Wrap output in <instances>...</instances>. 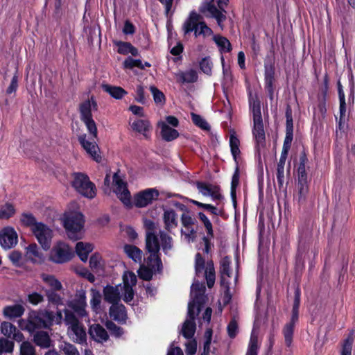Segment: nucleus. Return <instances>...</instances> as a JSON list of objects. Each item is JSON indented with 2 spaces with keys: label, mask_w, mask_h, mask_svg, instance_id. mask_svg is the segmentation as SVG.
I'll list each match as a JSON object with an SVG mask.
<instances>
[{
  "label": "nucleus",
  "mask_w": 355,
  "mask_h": 355,
  "mask_svg": "<svg viewBox=\"0 0 355 355\" xmlns=\"http://www.w3.org/2000/svg\"><path fill=\"white\" fill-rule=\"evenodd\" d=\"M55 315L52 311H32L28 313L26 320H21V325L30 333L37 329L49 328L53 322Z\"/></svg>",
  "instance_id": "f257e3e1"
},
{
  "label": "nucleus",
  "mask_w": 355,
  "mask_h": 355,
  "mask_svg": "<svg viewBox=\"0 0 355 355\" xmlns=\"http://www.w3.org/2000/svg\"><path fill=\"white\" fill-rule=\"evenodd\" d=\"M144 225L147 229L146 233V249L150 253L148 259L150 261H155L157 270H160L162 268V262L159 253V241L155 232V223L151 220H146Z\"/></svg>",
  "instance_id": "f03ea898"
},
{
  "label": "nucleus",
  "mask_w": 355,
  "mask_h": 355,
  "mask_svg": "<svg viewBox=\"0 0 355 355\" xmlns=\"http://www.w3.org/2000/svg\"><path fill=\"white\" fill-rule=\"evenodd\" d=\"M64 313V322L67 326L69 337L76 343H86L87 333L84 325L78 320L75 313L71 311L65 309Z\"/></svg>",
  "instance_id": "7ed1b4c3"
},
{
  "label": "nucleus",
  "mask_w": 355,
  "mask_h": 355,
  "mask_svg": "<svg viewBox=\"0 0 355 355\" xmlns=\"http://www.w3.org/2000/svg\"><path fill=\"white\" fill-rule=\"evenodd\" d=\"M202 17L195 11L190 12L189 17L185 20L182 26V31L186 35L194 32L195 37H206L212 35L213 31L202 21Z\"/></svg>",
  "instance_id": "20e7f679"
},
{
  "label": "nucleus",
  "mask_w": 355,
  "mask_h": 355,
  "mask_svg": "<svg viewBox=\"0 0 355 355\" xmlns=\"http://www.w3.org/2000/svg\"><path fill=\"white\" fill-rule=\"evenodd\" d=\"M84 216L80 212L72 213L67 216L64 221L68 237L77 241L82 238L84 227Z\"/></svg>",
  "instance_id": "39448f33"
},
{
  "label": "nucleus",
  "mask_w": 355,
  "mask_h": 355,
  "mask_svg": "<svg viewBox=\"0 0 355 355\" xmlns=\"http://www.w3.org/2000/svg\"><path fill=\"white\" fill-rule=\"evenodd\" d=\"M72 181L73 187L82 196L92 199L96 196V186L89 177L82 173H74Z\"/></svg>",
  "instance_id": "423d86ee"
},
{
  "label": "nucleus",
  "mask_w": 355,
  "mask_h": 355,
  "mask_svg": "<svg viewBox=\"0 0 355 355\" xmlns=\"http://www.w3.org/2000/svg\"><path fill=\"white\" fill-rule=\"evenodd\" d=\"M195 272L196 275H200L205 270V277L208 288L214 286L216 279V272L213 261H208L205 266V260L201 254L198 252L195 256Z\"/></svg>",
  "instance_id": "0eeeda50"
},
{
  "label": "nucleus",
  "mask_w": 355,
  "mask_h": 355,
  "mask_svg": "<svg viewBox=\"0 0 355 355\" xmlns=\"http://www.w3.org/2000/svg\"><path fill=\"white\" fill-rule=\"evenodd\" d=\"M229 0H217L218 8L214 4L213 1L205 3L200 8V12L207 17L215 18L218 24L221 26V24L226 19L225 8L227 6Z\"/></svg>",
  "instance_id": "6e6552de"
},
{
  "label": "nucleus",
  "mask_w": 355,
  "mask_h": 355,
  "mask_svg": "<svg viewBox=\"0 0 355 355\" xmlns=\"http://www.w3.org/2000/svg\"><path fill=\"white\" fill-rule=\"evenodd\" d=\"M253 113V135L258 146H263L265 143V132L259 102L254 101L252 105Z\"/></svg>",
  "instance_id": "1a4fd4ad"
},
{
  "label": "nucleus",
  "mask_w": 355,
  "mask_h": 355,
  "mask_svg": "<svg viewBox=\"0 0 355 355\" xmlns=\"http://www.w3.org/2000/svg\"><path fill=\"white\" fill-rule=\"evenodd\" d=\"M73 251L64 243L59 242L53 247L51 252V260L56 263H63L71 259Z\"/></svg>",
  "instance_id": "9d476101"
},
{
  "label": "nucleus",
  "mask_w": 355,
  "mask_h": 355,
  "mask_svg": "<svg viewBox=\"0 0 355 355\" xmlns=\"http://www.w3.org/2000/svg\"><path fill=\"white\" fill-rule=\"evenodd\" d=\"M33 233L44 250H48L51 245L52 230L45 224L39 223L33 228Z\"/></svg>",
  "instance_id": "9b49d317"
},
{
  "label": "nucleus",
  "mask_w": 355,
  "mask_h": 355,
  "mask_svg": "<svg viewBox=\"0 0 355 355\" xmlns=\"http://www.w3.org/2000/svg\"><path fill=\"white\" fill-rule=\"evenodd\" d=\"M205 287L202 284L196 282L191 287V298L189 303L193 304V309L197 310L199 314L202 306L205 303L206 296L205 295Z\"/></svg>",
  "instance_id": "f8f14e48"
},
{
  "label": "nucleus",
  "mask_w": 355,
  "mask_h": 355,
  "mask_svg": "<svg viewBox=\"0 0 355 355\" xmlns=\"http://www.w3.org/2000/svg\"><path fill=\"white\" fill-rule=\"evenodd\" d=\"M113 182L115 186L114 192L118 198L124 205L131 207L130 193L127 189L126 183L120 178L117 173L114 174Z\"/></svg>",
  "instance_id": "ddd939ff"
},
{
  "label": "nucleus",
  "mask_w": 355,
  "mask_h": 355,
  "mask_svg": "<svg viewBox=\"0 0 355 355\" xmlns=\"http://www.w3.org/2000/svg\"><path fill=\"white\" fill-rule=\"evenodd\" d=\"M159 194L158 190L154 188L140 191L135 196V205L137 207H145L151 204L153 200H156Z\"/></svg>",
  "instance_id": "4468645a"
},
{
  "label": "nucleus",
  "mask_w": 355,
  "mask_h": 355,
  "mask_svg": "<svg viewBox=\"0 0 355 355\" xmlns=\"http://www.w3.org/2000/svg\"><path fill=\"white\" fill-rule=\"evenodd\" d=\"M198 315L197 314V310L193 309V304L191 303L188 304V317L182 326V333L184 337L186 338H191L195 334L196 331V323L195 318L196 316Z\"/></svg>",
  "instance_id": "2eb2a0df"
},
{
  "label": "nucleus",
  "mask_w": 355,
  "mask_h": 355,
  "mask_svg": "<svg viewBox=\"0 0 355 355\" xmlns=\"http://www.w3.org/2000/svg\"><path fill=\"white\" fill-rule=\"evenodd\" d=\"M17 241V234L12 227H7L0 232V244L3 248L8 250L13 248Z\"/></svg>",
  "instance_id": "dca6fc26"
},
{
  "label": "nucleus",
  "mask_w": 355,
  "mask_h": 355,
  "mask_svg": "<svg viewBox=\"0 0 355 355\" xmlns=\"http://www.w3.org/2000/svg\"><path fill=\"white\" fill-rule=\"evenodd\" d=\"M196 184L199 192L204 196H210L213 200H220L223 198L218 186L202 182H196Z\"/></svg>",
  "instance_id": "f3484780"
},
{
  "label": "nucleus",
  "mask_w": 355,
  "mask_h": 355,
  "mask_svg": "<svg viewBox=\"0 0 355 355\" xmlns=\"http://www.w3.org/2000/svg\"><path fill=\"white\" fill-rule=\"evenodd\" d=\"M78 141L84 150L96 162H101V157L98 154L99 148L94 139L93 141H89L87 139L86 135H82L78 137Z\"/></svg>",
  "instance_id": "a211bd4d"
},
{
  "label": "nucleus",
  "mask_w": 355,
  "mask_h": 355,
  "mask_svg": "<svg viewBox=\"0 0 355 355\" xmlns=\"http://www.w3.org/2000/svg\"><path fill=\"white\" fill-rule=\"evenodd\" d=\"M87 299H86V291L81 288L76 291L75 298L72 302L73 309L80 316L85 317L87 315L86 311Z\"/></svg>",
  "instance_id": "6ab92c4d"
},
{
  "label": "nucleus",
  "mask_w": 355,
  "mask_h": 355,
  "mask_svg": "<svg viewBox=\"0 0 355 355\" xmlns=\"http://www.w3.org/2000/svg\"><path fill=\"white\" fill-rule=\"evenodd\" d=\"M109 315L112 320L121 324H125L128 319L125 306L119 303L111 305L109 309Z\"/></svg>",
  "instance_id": "aec40b11"
},
{
  "label": "nucleus",
  "mask_w": 355,
  "mask_h": 355,
  "mask_svg": "<svg viewBox=\"0 0 355 355\" xmlns=\"http://www.w3.org/2000/svg\"><path fill=\"white\" fill-rule=\"evenodd\" d=\"M92 339L97 343L106 342L109 339V335L105 328L99 324H92L88 331Z\"/></svg>",
  "instance_id": "412c9836"
},
{
  "label": "nucleus",
  "mask_w": 355,
  "mask_h": 355,
  "mask_svg": "<svg viewBox=\"0 0 355 355\" xmlns=\"http://www.w3.org/2000/svg\"><path fill=\"white\" fill-rule=\"evenodd\" d=\"M104 300L110 304H116L121 300V293L119 286L107 285L104 287L103 291Z\"/></svg>",
  "instance_id": "4be33fe9"
},
{
  "label": "nucleus",
  "mask_w": 355,
  "mask_h": 355,
  "mask_svg": "<svg viewBox=\"0 0 355 355\" xmlns=\"http://www.w3.org/2000/svg\"><path fill=\"white\" fill-rule=\"evenodd\" d=\"M163 220L164 228L168 232H171L172 230L177 227L178 225V216L175 211L172 209H164Z\"/></svg>",
  "instance_id": "5701e85b"
},
{
  "label": "nucleus",
  "mask_w": 355,
  "mask_h": 355,
  "mask_svg": "<svg viewBox=\"0 0 355 355\" xmlns=\"http://www.w3.org/2000/svg\"><path fill=\"white\" fill-rule=\"evenodd\" d=\"M92 109L94 110L98 109L97 103L93 96L91 97L90 100L85 101L80 104L79 110L81 120L92 117Z\"/></svg>",
  "instance_id": "b1692460"
},
{
  "label": "nucleus",
  "mask_w": 355,
  "mask_h": 355,
  "mask_svg": "<svg viewBox=\"0 0 355 355\" xmlns=\"http://www.w3.org/2000/svg\"><path fill=\"white\" fill-rule=\"evenodd\" d=\"M148 263L150 268L146 267L144 266H141L138 270L139 277L146 281H149L153 277V271L155 272H161L162 269L160 270H157V266L155 261L153 260L150 261L148 259ZM163 268V267L162 268Z\"/></svg>",
  "instance_id": "393cba45"
},
{
  "label": "nucleus",
  "mask_w": 355,
  "mask_h": 355,
  "mask_svg": "<svg viewBox=\"0 0 355 355\" xmlns=\"http://www.w3.org/2000/svg\"><path fill=\"white\" fill-rule=\"evenodd\" d=\"M33 342L42 349L49 348L52 344L49 333L44 331H36L33 335Z\"/></svg>",
  "instance_id": "a878e982"
},
{
  "label": "nucleus",
  "mask_w": 355,
  "mask_h": 355,
  "mask_svg": "<svg viewBox=\"0 0 355 355\" xmlns=\"http://www.w3.org/2000/svg\"><path fill=\"white\" fill-rule=\"evenodd\" d=\"M102 88L104 92L117 100L122 99L128 94L124 89L119 86L103 84L102 85Z\"/></svg>",
  "instance_id": "bb28decb"
},
{
  "label": "nucleus",
  "mask_w": 355,
  "mask_h": 355,
  "mask_svg": "<svg viewBox=\"0 0 355 355\" xmlns=\"http://www.w3.org/2000/svg\"><path fill=\"white\" fill-rule=\"evenodd\" d=\"M159 125L161 128V135L164 140L171 141L178 137L179 132L178 130L171 128L165 122L159 123Z\"/></svg>",
  "instance_id": "cd10ccee"
},
{
  "label": "nucleus",
  "mask_w": 355,
  "mask_h": 355,
  "mask_svg": "<svg viewBox=\"0 0 355 355\" xmlns=\"http://www.w3.org/2000/svg\"><path fill=\"white\" fill-rule=\"evenodd\" d=\"M114 44L118 46L117 52L120 54L127 55L130 53L133 56H137L139 55L137 49L132 46L130 42L114 41Z\"/></svg>",
  "instance_id": "c85d7f7f"
},
{
  "label": "nucleus",
  "mask_w": 355,
  "mask_h": 355,
  "mask_svg": "<svg viewBox=\"0 0 355 355\" xmlns=\"http://www.w3.org/2000/svg\"><path fill=\"white\" fill-rule=\"evenodd\" d=\"M24 308L22 305L15 304L12 306H6L3 310L5 317L10 319L21 317L24 313Z\"/></svg>",
  "instance_id": "c756f323"
},
{
  "label": "nucleus",
  "mask_w": 355,
  "mask_h": 355,
  "mask_svg": "<svg viewBox=\"0 0 355 355\" xmlns=\"http://www.w3.org/2000/svg\"><path fill=\"white\" fill-rule=\"evenodd\" d=\"M93 250V245L89 243L78 242L76 245V252L80 260L86 262L88 254Z\"/></svg>",
  "instance_id": "7c9ffc66"
},
{
  "label": "nucleus",
  "mask_w": 355,
  "mask_h": 355,
  "mask_svg": "<svg viewBox=\"0 0 355 355\" xmlns=\"http://www.w3.org/2000/svg\"><path fill=\"white\" fill-rule=\"evenodd\" d=\"M26 256L33 263L41 262L43 260V254L36 243H31L26 248Z\"/></svg>",
  "instance_id": "2f4dec72"
},
{
  "label": "nucleus",
  "mask_w": 355,
  "mask_h": 355,
  "mask_svg": "<svg viewBox=\"0 0 355 355\" xmlns=\"http://www.w3.org/2000/svg\"><path fill=\"white\" fill-rule=\"evenodd\" d=\"M176 77L178 81L182 83H193L198 80V74L196 71L193 69L185 72L180 71L176 73Z\"/></svg>",
  "instance_id": "473e14b6"
},
{
  "label": "nucleus",
  "mask_w": 355,
  "mask_h": 355,
  "mask_svg": "<svg viewBox=\"0 0 355 355\" xmlns=\"http://www.w3.org/2000/svg\"><path fill=\"white\" fill-rule=\"evenodd\" d=\"M132 128L142 134L146 138H148L147 132L151 128L150 123L148 120L138 119L134 121L132 125Z\"/></svg>",
  "instance_id": "72a5a7b5"
},
{
  "label": "nucleus",
  "mask_w": 355,
  "mask_h": 355,
  "mask_svg": "<svg viewBox=\"0 0 355 355\" xmlns=\"http://www.w3.org/2000/svg\"><path fill=\"white\" fill-rule=\"evenodd\" d=\"M297 201L299 203H304L306 201L309 193V185L307 180H297Z\"/></svg>",
  "instance_id": "f704fd0d"
},
{
  "label": "nucleus",
  "mask_w": 355,
  "mask_h": 355,
  "mask_svg": "<svg viewBox=\"0 0 355 355\" xmlns=\"http://www.w3.org/2000/svg\"><path fill=\"white\" fill-rule=\"evenodd\" d=\"M124 251L128 257L135 262L141 261L143 252L137 246L132 245H125L124 246Z\"/></svg>",
  "instance_id": "c9c22d12"
},
{
  "label": "nucleus",
  "mask_w": 355,
  "mask_h": 355,
  "mask_svg": "<svg viewBox=\"0 0 355 355\" xmlns=\"http://www.w3.org/2000/svg\"><path fill=\"white\" fill-rule=\"evenodd\" d=\"M159 236L161 241L160 248L162 247L163 252L167 254L168 251L173 248V239L164 230L159 232Z\"/></svg>",
  "instance_id": "e433bc0d"
},
{
  "label": "nucleus",
  "mask_w": 355,
  "mask_h": 355,
  "mask_svg": "<svg viewBox=\"0 0 355 355\" xmlns=\"http://www.w3.org/2000/svg\"><path fill=\"white\" fill-rule=\"evenodd\" d=\"M274 71L272 69H266L265 72V88L270 100H272L274 97Z\"/></svg>",
  "instance_id": "4c0bfd02"
},
{
  "label": "nucleus",
  "mask_w": 355,
  "mask_h": 355,
  "mask_svg": "<svg viewBox=\"0 0 355 355\" xmlns=\"http://www.w3.org/2000/svg\"><path fill=\"white\" fill-rule=\"evenodd\" d=\"M41 278L44 282L51 287V291H60L62 289L61 282L55 276L43 273L41 275Z\"/></svg>",
  "instance_id": "58836bf2"
},
{
  "label": "nucleus",
  "mask_w": 355,
  "mask_h": 355,
  "mask_svg": "<svg viewBox=\"0 0 355 355\" xmlns=\"http://www.w3.org/2000/svg\"><path fill=\"white\" fill-rule=\"evenodd\" d=\"M297 322L293 321L290 320V321L285 324L283 329V334L285 339L286 345L289 347L293 340V336L294 332V327Z\"/></svg>",
  "instance_id": "ea45409f"
},
{
  "label": "nucleus",
  "mask_w": 355,
  "mask_h": 355,
  "mask_svg": "<svg viewBox=\"0 0 355 355\" xmlns=\"http://www.w3.org/2000/svg\"><path fill=\"white\" fill-rule=\"evenodd\" d=\"M230 263L231 261L229 257L226 256L222 259L220 263V272L221 275L220 283L222 285L225 284V277L226 275L227 277H230Z\"/></svg>",
  "instance_id": "a19ab883"
},
{
  "label": "nucleus",
  "mask_w": 355,
  "mask_h": 355,
  "mask_svg": "<svg viewBox=\"0 0 355 355\" xmlns=\"http://www.w3.org/2000/svg\"><path fill=\"white\" fill-rule=\"evenodd\" d=\"M91 300H90V305L92 310L98 313L101 310V299L102 296L99 291L92 288L91 291Z\"/></svg>",
  "instance_id": "79ce46f5"
},
{
  "label": "nucleus",
  "mask_w": 355,
  "mask_h": 355,
  "mask_svg": "<svg viewBox=\"0 0 355 355\" xmlns=\"http://www.w3.org/2000/svg\"><path fill=\"white\" fill-rule=\"evenodd\" d=\"M214 40L221 52H230L232 50V45L226 37L216 35L214 37Z\"/></svg>",
  "instance_id": "37998d69"
},
{
  "label": "nucleus",
  "mask_w": 355,
  "mask_h": 355,
  "mask_svg": "<svg viewBox=\"0 0 355 355\" xmlns=\"http://www.w3.org/2000/svg\"><path fill=\"white\" fill-rule=\"evenodd\" d=\"M60 351L64 355H80L77 347L69 343L64 341L59 345Z\"/></svg>",
  "instance_id": "c03bdc74"
},
{
  "label": "nucleus",
  "mask_w": 355,
  "mask_h": 355,
  "mask_svg": "<svg viewBox=\"0 0 355 355\" xmlns=\"http://www.w3.org/2000/svg\"><path fill=\"white\" fill-rule=\"evenodd\" d=\"M191 116L193 123L196 126L204 130L209 131L210 130V125L202 116L193 112L191 113Z\"/></svg>",
  "instance_id": "a18cd8bd"
},
{
  "label": "nucleus",
  "mask_w": 355,
  "mask_h": 355,
  "mask_svg": "<svg viewBox=\"0 0 355 355\" xmlns=\"http://www.w3.org/2000/svg\"><path fill=\"white\" fill-rule=\"evenodd\" d=\"M15 213V209L10 203H6L0 208V219H8Z\"/></svg>",
  "instance_id": "49530a36"
},
{
  "label": "nucleus",
  "mask_w": 355,
  "mask_h": 355,
  "mask_svg": "<svg viewBox=\"0 0 355 355\" xmlns=\"http://www.w3.org/2000/svg\"><path fill=\"white\" fill-rule=\"evenodd\" d=\"M20 220L24 225L26 227H30L32 231L33 228L35 227L37 224L39 223L38 222H37L36 218L32 214H22Z\"/></svg>",
  "instance_id": "de8ad7c7"
},
{
  "label": "nucleus",
  "mask_w": 355,
  "mask_h": 355,
  "mask_svg": "<svg viewBox=\"0 0 355 355\" xmlns=\"http://www.w3.org/2000/svg\"><path fill=\"white\" fill-rule=\"evenodd\" d=\"M239 144V139L236 136L232 135L230 138V146L232 155L235 161H236L237 156L240 154Z\"/></svg>",
  "instance_id": "09e8293b"
},
{
  "label": "nucleus",
  "mask_w": 355,
  "mask_h": 355,
  "mask_svg": "<svg viewBox=\"0 0 355 355\" xmlns=\"http://www.w3.org/2000/svg\"><path fill=\"white\" fill-rule=\"evenodd\" d=\"M239 167L237 166L235 169V171L232 175V182H231V197L234 201V202H236V189L239 185Z\"/></svg>",
  "instance_id": "8fccbe9b"
},
{
  "label": "nucleus",
  "mask_w": 355,
  "mask_h": 355,
  "mask_svg": "<svg viewBox=\"0 0 355 355\" xmlns=\"http://www.w3.org/2000/svg\"><path fill=\"white\" fill-rule=\"evenodd\" d=\"M16 330V327L9 322H3L1 324V332L8 338H11Z\"/></svg>",
  "instance_id": "3c124183"
},
{
  "label": "nucleus",
  "mask_w": 355,
  "mask_h": 355,
  "mask_svg": "<svg viewBox=\"0 0 355 355\" xmlns=\"http://www.w3.org/2000/svg\"><path fill=\"white\" fill-rule=\"evenodd\" d=\"M123 67L125 69H132L134 67H138L141 69H144L142 62L140 60L133 59L131 57H128L123 62Z\"/></svg>",
  "instance_id": "603ef678"
},
{
  "label": "nucleus",
  "mask_w": 355,
  "mask_h": 355,
  "mask_svg": "<svg viewBox=\"0 0 355 355\" xmlns=\"http://www.w3.org/2000/svg\"><path fill=\"white\" fill-rule=\"evenodd\" d=\"M20 355H35L34 346L29 341H23L20 345Z\"/></svg>",
  "instance_id": "864d4df0"
},
{
  "label": "nucleus",
  "mask_w": 355,
  "mask_h": 355,
  "mask_svg": "<svg viewBox=\"0 0 355 355\" xmlns=\"http://www.w3.org/2000/svg\"><path fill=\"white\" fill-rule=\"evenodd\" d=\"M150 90L153 94V100L156 104L164 105L165 103V96L162 92L155 86H150Z\"/></svg>",
  "instance_id": "5fc2aeb1"
},
{
  "label": "nucleus",
  "mask_w": 355,
  "mask_h": 355,
  "mask_svg": "<svg viewBox=\"0 0 355 355\" xmlns=\"http://www.w3.org/2000/svg\"><path fill=\"white\" fill-rule=\"evenodd\" d=\"M14 343L7 338H0V354L2 353H10L13 351Z\"/></svg>",
  "instance_id": "6e6d98bb"
},
{
  "label": "nucleus",
  "mask_w": 355,
  "mask_h": 355,
  "mask_svg": "<svg viewBox=\"0 0 355 355\" xmlns=\"http://www.w3.org/2000/svg\"><path fill=\"white\" fill-rule=\"evenodd\" d=\"M105 327L110 331V333L116 337H120L123 334V329L117 326L114 322L111 320H107L105 322Z\"/></svg>",
  "instance_id": "4d7b16f0"
},
{
  "label": "nucleus",
  "mask_w": 355,
  "mask_h": 355,
  "mask_svg": "<svg viewBox=\"0 0 355 355\" xmlns=\"http://www.w3.org/2000/svg\"><path fill=\"white\" fill-rule=\"evenodd\" d=\"M124 286L133 287L137 284V276L132 272H125L123 276Z\"/></svg>",
  "instance_id": "13d9d810"
},
{
  "label": "nucleus",
  "mask_w": 355,
  "mask_h": 355,
  "mask_svg": "<svg viewBox=\"0 0 355 355\" xmlns=\"http://www.w3.org/2000/svg\"><path fill=\"white\" fill-rule=\"evenodd\" d=\"M353 332L344 340L341 355H352V349L353 344Z\"/></svg>",
  "instance_id": "bf43d9fd"
},
{
  "label": "nucleus",
  "mask_w": 355,
  "mask_h": 355,
  "mask_svg": "<svg viewBox=\"0 0 355 355\" xmlns=\"http://www.w3.org/2000/svg\"><path fill=\"white\" fill-rule=\"evenodd\" d=\"M196 222V218L189 214V211L184 212L181 216V223L184 228L193 227Z\"/></svg>",
  "instance_id": "052dcab7"
},
{
  "label": "nucleus",
  "mask_w": 355,
  "mask_h": 355,
  "mask_svg": "<svg viewBox=\"0 0 355 355\" xmlns=\"http://www.w3.org/2000/svg\"><path fill=\"white\" fill-rule=\"evenodd\" d=\"M191 202L192 204L196 205L199 208H202V209H204L208 211L211 214H214V215H216V216L218 215V209L216 208V207H215V206H214L212 205L202 203V202H198V201L195 200H191Z\"/></svg>",
  "instance_id": "680f3d73"
},
{
  "label": "nucleus",
  "mask_w": 355,
  "mask_h": 355,
  "mask_svg": "<svg viewBox=\"0 0 355 355\" xmlns=\"http://www.w3.org/2000/svg\"><path fill=\"white\" fill-rule=\"evenodd\" d=\"M212 65V62L209 57L202 58L200 62V69L207 75L211 74Z\"/></svg>",
  "instance_id": "e2e57ef3"
},
{
  "label": "nucleus",
  "mask_w": 355,
  "mask_h": 355,
  "mask_svg": "<svg viewBox=\"0 0 355 355\" xmlns=\"http://www.w3.org/2000/svg\"><path fill=\"white\" fill-rule=\"evenodd\" d=\"M85 124L87 130L92 135L94 138L97 137V128L95 121L93 120L92 117L82 120Z\"/></svg>",
  "instance_id": "0e129e2a"
},
{
  "label": "nucleus",
  "mask_w": 355,
  "mask_h": 355,
  "mask_svg": "<svg viewBox=\"0 0 355 355\" xmlns=\"http://www.w3.org/2000/svg\"><path fill=\"white\" fill-rule=\"evenodd\" d=\"M101 256L95 253L89 259V266L92 269L98 270L101 268Z\"/></svg>",
  "instance_id": "69168bd1"
},
{
  "label": "nucleus",
  "mask_w": 355,
  "mask_h": 355,
  "mask_svg": "<svg viewBox=\"0 0 355 355\" xmlns=\"http://www.w3.org/2000/svg\"><path fill=\"white\" fill-rule=\"evenodd\" d=\"M56 291H46V297L48 300L56 305L62 304V300L60 295L55 293Z\"/></svg>",
  "instance_id": "338daca9"
},
{
  "label": "nucleus",
  "mask_w": 355,
  "mask_h": 355,
  "mask_svg": "<svg viewBox=\"0 0 355 355\" xmlns=\"http://www.w3.org/2000/svg\"><path fill=\"white\" fill-rule=\"evenodd\" d=\"M8 258L12 264L15 266H19L21 263L22 255L19 251L13 250L9 255Z\"/></svg>",
  "instance_id": "774afa93"
}]
</instances>
